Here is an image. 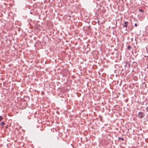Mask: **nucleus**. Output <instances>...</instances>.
Listing matches in <instances>:
<instances>
[{"label": "nucleus", "instance_id": "20e7f679", "mask_svg": "<svg viewBox=\"0 0 148 148\" xmlns=\"http://www.w3.org/2000/svg\"><path fill=\"white\" fill-rule=\"evenodd\" d=\"M128 22H125V23H124V25H123V27H127V23Z\"/></svg>", "mask_w": 148, "mask_h": 148}, {"label": "nucleus", "instance_id": "f3484780", "mask_svg": "<svg viewBox=\"0 0 148 148\" xmlns=\"http://www.w3.org/2000/svg\"><path fill=\"white\" fill-rule=\"evenodd\" d=\"M147 53H148V50L147 51Z\"/></svg>", "mask_w": 148, "mask_h": 148}, {"label": "nucleus", "instance_id": "2eb2a0df", "mask_svg": "<svg viewBox=\"0 0 148 148\" xmlns=\"http://www.w3.org/2000/svg\"><path fill=\"white\" fill-rule=\"evenodd\" d=\"M126 64L125 65V67L127 66V64Z\"/></svg>", "mask_w": 148, "mask_h": 148}, {"label": "nucleus", "instance_id": "ddd939ff", "mask_svg": "<svg viewBox=\"0 0 148 148\" xmlns=\"http://www.w3.org/2000/svg\"><path fill=\"white\" fill-rule=\"evenodd\" d=\"M8 126L7 125H6V126L5 127L7 128H8Z\"/></svg>", "mask_w": 148, "mask_h": 148}, {"label": "nucleus", "instance_id": "1a4fd4ad", "mask_svg": "<svg viewBox=\"0 0 148 148\" xmlns=\"http://www.w3.org/2000/svg\"><path fill=\"white\" fill-rule=\"evenodd\" d=\"M139 11H140L141 12H144V11L142 9H139Z\"/></svg>", "mask_w": 148, "mask_h": 148}, {"label": "nucleus", "instance_id": "7ed1b4c3", "mask_svg": "<svg viewBox=\"0 0 148 148\" xmlns=\"http://www.w3.org/2000/svg\"><path fill=\"white\" fill-rule=\"evenodd\" d=\"M137 63L136 62H134L132 63V67L135 68V67L137 66Z\"/></svg>", "mask_w": 148, "mask_h": 148}, {"label": "nucleus", "instance_id": "6e6552de", "mask_svg": "<svg viewBox=\"0 0 148 148\" xmlns=\"http://www.w3.org/2000/svg\"><path fill=\"white\" fill-rule=\"evenodd\" d=\"M126 64H128V68H129L130 67V64H129L128 62H126Z\"/></svg>", "mask_w": 148, "mask_h": 148}, {"label": "nucleus", "instance_id": "39448f33", "mask_svg": "<svg viewBox=\"0 0 148 148\" xmlns=\"http://www.w3.org/2000/svg\"><path fill=\"white\" fill-rule=\"evenodd\" d=\"M118 139L119 140H121L122 141H123L124 140V138H123V137H118Z\"/></svg>", "mask_w": 148, "mask_h": 148}, {"label": "nucleus", "instance_id": "9b49d317", "mask_svg": "<svg viewBox=\"0 0 148 148\" xmlns=\"http://www.w3.org/2000/svg\"><path fill=\"white\" fill-rule=\"evenodd\" d=\"M146 111L147 112H148V106L146 108Z\"/></svg>", "mask_w": 148, "mask_h": 148}, {"label": "nucleus", "instance_id": "f257e3e1", "mask_svg": "<svg viewBox=\"0 0 148 148\" xmlns=\"http://www.w3.org/2000/svg\"><path fill=\"white\" fill-rule=\"evenodd\" d=\"M97 22L99 25L103 24L105 23V19H97Z\"/></svg>", "mask_w": 148, "mask_h": 148}, {"label": "nucleus", "instance_id": "f8f14e48", "mask_svg": "<svg viewBox=\"0 0 148 148\" xmlns=\"http://www.w3.org/2000/svg\"><path fill=\"white\" fill-rule=\"evenodd\" d=\"M134 26H135V27H136L137 26V23H135L134 24Z\"/></svg>", "mask_w": 148, "mask_h": 148}, {"label": "nucleus", "instance_id": "423d86ee", "mask_svg": "<svg viewBox=\"0 0 148 148\" xmlns=\"http://www.w3.org/2000/svg\"><path fill=\"white\" fill-rule=\"evenodd\" d=\"M132 47L130 45H128L127 47V49L128 50H130L132 48Z\"/></svg>", "mask_w": 148, "mask_h": 148}, {"label": "nucleus", "instance_id": "4468645a", "mask_svg": "<svg viewBox=\"0 0 148 148\" xmlns=\"http://www.w3.org/2000/svg\"><path fill=\"white\" fill-rule=\"evenodd\" d=\"M145 57H147V59H148V56H145Z\"/></svg>", "mask_w": 148, "mask_h": 148}, {"label": "nucleus", "instance_id": "0eeeda50", "mask_svg": "<svg viewBox=\"0 0 148 148\" xmlns=\"http://www.w3.org/2000/svg\"><path fill=\"white\" fill-rule=\"evenodd\" d=\"M5 124V123L4 122H2L1 123V125L2 126V127L3 125Z\"/></svg>", "mask_w": 148, "mask_h": 148}, {"label": "nucleus", "instance_id": "dca6fc26", "mask_svg": "<svg viewBox=\"0 0 148 148\" xmlns=\"http://www.w3.org/2000/svg\"><path fill=\"white\" fill-rule=\"evenodd\" d=\"M134 19V21H135V20H136L137 19Z\"/></svg>", "mask_w": 148, "mask_h": 148}, {"label": "nucleus", "instance_id": "f03ea898", "mask_svg": "<svg viewBox=\"0 0 148 148\" xmlns=\"http://www.w3.org/2000/svg\"><path fill=\"white\" fill-rule=\"evenodd\" d=\"M145 115V113L142 112H139L138 114V117L140 119H141Z\"/></svg>", "mask_w": 148, "mask_h": 148}, {"label": "nucleus", "instance_id": "9d476101", "mask_svg": "<svg viewBox=\"0 0 148 148\" xmlns=\"http://www.w3.org/2000/svg\"><path fill=\"white\" fill-rule=\"evenodd\" d=\"M3 119V118L1 116H0V122Z\"/></svg>", "mask_w": 148, "mask_h": 148}]
</instances>
